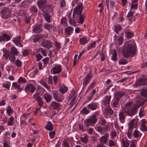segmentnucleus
I'll use <instances>...</instances> for the list:
<instances>
[{
	"label": "nucleus",
	"mask_w": 147,
	"mask_h": 147,
	"mask_svg": "<svg viewBox=\"0 0 147 147\" xmlns=\"http://www.w3.org/2000/svg\"><path fill=\"white\" fill-rule=\"evenodd\" d=\"M137 50L136 45L127 42L124 45L122 51L123 56L125 58L133 57L136 54Z\"/></svg>",
	"instance_id": "1"
},
{
	"label": "nucleus",
	"mask_w": 147,
	"mask_h": 147,
	"mask_svg": "<svg viewBox=\"0 0 147 147\" xmlns=\"http://www.w3.org/2000/svg\"><path fill=\"white\" fill-rule=\"evenodd\" d=\"M132 103L131 102L129 101L126 103L125 107L122 109L123 112L127 115L132 116L135 115L136 112V110L138 107L135 106L131 108V106Z\"/></svg>",
	"instance_id": "2"
},
{
	"label": "nucleus",
	"mask_w": 147,
	"mask_h": 147,
	"mask_svg": "<svg viewBox=\"0 0 147 147\" xmlns=\"http://www.w3.org/2000/svg\"><path fill=\"white\" fill-rule=\"evenodd\" d=\"M0 14L3 18L7 19L11 16V11L9 8L5 7L0 11Z\"/></svg>",
	"instance_id": "3"
},
{
	"label": "nucleus",
	"mask_w": 147,
	"mask_h": 147,
	"mask_svg": "<svg viewBox=\"0 0 147 147\" xmlns=\"http://www.w3.org/2000/svg\"><path fill=\"white\" fill-rule=\"evenodd\" d=\"M96 112H95L94 115L90 116L89 119H86L84 120V123L87 127H88L91 124L95 123L97 121V119L96 115Z\"/></svg>",
	"instance_id": "4"
},
{
	"label": "nucleus",
	"mask_w": 147,
	"mask_h": 147,
	"mask_svg": "<svg viewBox=\"0 0 147 147\" xmlns=\"http://www.w3.org/2000/svg\"><path fill=\"white\" fill-rule=\"evenodd\" d=\"M83 9V4L82 3H79L74 9L73 13V18H74L75 15L77 16L81 15Z\"/></svg>",
	"instance_id": "5"
},
{
	"label": "nucleus",
	"mask_w": 147,
	"mask_h": 147,
	"mask_svg": "<svg viewBox=\"0 0 147 147\" xmlns=\"http://www.w3.org/2000/svg\"><path fill=\"white\" fill-rule=\"evenodd\" d=\"M48 0H38L37 3V5L39 8L41 10H44L46 8L49 7L51 8V5H49L47 4Z\"/></svg>",
	"instance_id": "6"
},
{
	"label": "nucleus",
	"mask_w": 147,
	"mask_h": 147,
	"mask_svg": "<svg viewBox=\"0 0 147 147\" xmlns=\"http://www.w3.org/2000/svg\"><path fill=\"white\" fill-rule=\"evenodd\" d=\"M92 71H90L89 73L87 74L86 77L84 78L83 81V85L86 86L90 81L92 76L91 74Z\"/></svg>",
	"instance_id": "7"
},
{
	"label": "nucleus",
	"mask_w": 147,
	"mask_h": 147,
	"mask_svg": "<svg viewBox=\"0 0 147 147\" xmlns=\"http://www.w3.org/2000/svg\"><path fill=\"white\" fill-rule=\"evenodd\" d=\"M54 98L58 102H61L64 99L63 96L60 94L58 92L55 91L53 93Z\"/></svg>",
	"instance_id": "8"
},
{
	"label": "nucleus",
	"mask_w": 147,
	"mask_h": 147,
	"mask_svg": "<svg viewBox=\"0 0 147 147\" xmlns=\"http://www.w3.org/2000/svg\"><path fill=\"white\" fill-rule=\"evenodd\" d=\"M53 42L49 40H43L41 43V45L43 47L49 49L52 47Z\"/></svg>",
	"instance_id": "9"
},
{
	"label": "nucleus",
	"mask_w": 147,
	"mask_h": 147,
	"mask_svg": "<svg viewBox=\"0 0 147 147\" xmlns=\"http://www.w3.org/2000/svg\"><path fill=\"white\" fill-rule=\"evenodd\" d=\"M142 85H145L147 86V78H143L138 79L136 82L135 84H134V86L137 85L141 86Z\"/></svg>",
	"instance_id": "10"
},
{
	"label": "nucleus",
	"mask_w": 147,
	"mask_h": 147,
	"mask_svg": "<svg viewBox=\"0 0 147 147\" xmlns=\"http://www.w3.org/2000/svg\"><path fill=\"white\" fill-rule=\"evenodd\" d=\"M60 104L54 101H52L50 105V107L51 109L57 110L60 108Z\"/></svg>",
	"instance_id": "11"
},
{
	"label": "nucleus",
	"mask_w": 147,
	"mask_h": 147,
	"mask_svg": "<svg viewBox=\"0 0 147 147\" xmlns=\"http://www.w3.org/2000/svg\"><path fill=\"white\" fill-rule=\"evenodd\" d=\"M41 24H38L34 26L32 30L34 33H39L42 32V29Z\"/></svg>",
	"instance_id": "12"
},
{
	"label": "nucleus",
	"mask_w": 147,
	"mask_h": 147,
	"mask_svg": "<svg viewBox=\"0 0 147 147\" xmlns=\"http://www.w3.org/2000/svg\"><path fill=\"white\" fill-rule=\"evenodd\" d=\"M35 87L32 84H29L26 86L24 90L26 92V91L30 92L33 93L35 91Z\"/></svg>",
	"instance_id": "13"
},
{
	"label": "nucleus",
	"mask_w": 147,
	"mask_h": 147,
	"mask_svg": "<svg viewBox=\"0 0 147 147\" xmlns=\"http://www.w3.org/2000/svg\"><path fill=\"white\" fill-rule=\"evenodd\" d=\"M141 123L140 125V129L141 130L144 131H147V126H146V124L147 122L145 119H143L141 120Z\"/></svg>",
	"instance_id": "14"
},
{
	"label": "nucleus",
	"mask_w": 147,
	"mask_h": 147,
	"mask_svg": "<svg viewBox=\"0 0 147 147\" xmlns=\"http://www.w3.org/2000/svg\"><path fill=\"white\" fill-rule=\"evenodd\" d=\"M113 111L110 106H107L106 107L104 112V114L107 115L109 116L112 115L113 114Z\"/></svg>",
	"instance_id": "15"
},
{
	"label": "nucleus",
	"mask_w": 147,
	"mask_h": 147,
	"mask_svg": "<svg viewBox=\"0 0 147 147\" xmlns=\"http://www.w3.org/2000/svg\"><path fill=\"white\" fill-rule=\"evenodd\" d=\"M11 39V37L7 34L3 33L2 36H0V42L8 41Z\"/></svg>",
	"instance_id": "16"
},
{
	"label": "nucleus",
	"mask_w": 147,
	"mask_h": 147,
	"mask_svg": "<svg viewBox=\"0 0 147 147\" xmlns=\"http://www.w3.org/2000/svg\"><path fill=\"white\" fill-rule=\"evenodd\" d=\"M21 37L20 36H17L15 38H14L13 39V41L16 45L18 46L20 45V47H23V46L20 43V41Z\"/></svg>",
	"instance_id": "17"
},
{
	"label": "nucleus",
	"mask_w": 147,
	"mask_h": 147,
	"mask_svg": "<svg viewBox=\"0 0 147 147\" xmlns=\"http://www.w3.org/2000/svg\"><path fill=\"white\" fill-rule=\"evenodd\" d=\"M109 137V135L108 134H105L104 135L102 136L100 139V142H101L102 143L106 144L108 140Z\"/></svg>",
	"instance_id": "18"
},
{
	"label": "nucleus",
	"mask_w": 147,
	"mask_h": 147,
	"mask_svg": "<svg viewBox=\"0 0 147 147\" xmlns=\"http://www.w3.org/2000/svg\"><path fill=\"white\" fill-rule=\"evenodd\" d=\"M125 94V92L123 91H117L115 94L114 98L119 100Z\"/></svg>",
	"instance_id": "19"
},
{
	"label": "nucleus",
	"mask_w": 147,
	"mask_h": 147,
	"mask_svg": "<svg viewBox=\"0 0 147 147\" xmlns=\"http://www.w3.org/2000/svg\"><path fill=\"white\" fill-rule=\"evenodd\" d=\"M43 13V16L45 20L48 22H50L51 21V19L50 15L47 12H45L44 10H42Z\"/></svg>",
	"instance_id": "20"
},
{
	"label": "nucleus",
	"mask_w": 147,
	"mask_h": 147,
	"mask_svg": "<svg viewBox=\"0 0 147 147\" xmlns=\"http://www.w3.org/2000/svg\"><path fill=\"white\" fill-rule=\"evenodd\" d=\"M141 95L143 96L146 97V99L144 100L143 102H140L141 105H143L147 101V89H142L141 92Z\"/></svg>",
	"instance_id": "21"
},
{
	"label": "nucleus",
	"mask_w": 147,
	"mask_h": 147,
	"mask_svg": "<svg viewBox=\"0 0 147 147\" xmlns=\"http://www.w3.org/2000/svg\"><path fill=\"white\" fill-rule=\"evenodd\" d=\"M62 69L61 65H59L53 68V74H54L59 73L61 72Z\"/></svg>",
	"instance_id": "22"
},
{
	"label": "nucleus",
	"mask_w": 147,
	"mask_h": 147,
	"mask_svg": "<svg viewBox=\"0 0 147 147\" xmlns=\"http://www.w3.org/2000/svg\"><path fill=\"white\" fill-rule=\"evenodd\" d=\"M43 97L47 103H49L51 101L52 97L50 94L47 93L44 94Z\"/></svg>",
	"instance_id": "23"
},
{
	"label": "nucleus",
	"mask_w": 147,
	"mask_h": 147,
	"mask_svg": "<svg viewBox=\"0 0 147 147\" xmlns=\"http://www.w3.org/2000/svg\"><path fill=\"white\" fill-rule=\"evenodd\" d=\"M3 57L5 59H7L11 54L9 50L6 49H3Z\"/></svg>",
	"instance_id": "24"
},
{
	"label": "nucleus",
	"mask_w": 147,
	"mask_h": 147,
	"mask_svg": "<svg viewBox=\"0 0 147 147\" xmlns=\"http://www.w3.org/2000/svg\"><path fill=\"white\" fill-rule=\"evenodd\" d=\"M124 113L123 112H120L119 113V119L120 122L122 123H123L125 122V117L124 115Z\"/></svg>",
	"instance_id": "25"
},
{
	"label": "nucleus",
	"mask_w": 147,
	"mask_h": 147,
	"mask_svg": "<svg viewBox=\"0 0 147 147\" xmlns=\"http://www.w3.org/2000/svg\"><path fill=\"white\" fill-rule=\"evenodd\" d=\"M97 105V103L93 102L87 105V107L88 109L93 111L96 109Z\"/></svg>",
	"instance_id": "26"
},
{
	"label": "nucleus",
	"mask_w": 147,
	"mask_h": 147,
	"mask_svg": "<svg viewBox=\"0 0 147 147\" xmlns=\"http://www.w3.org/2000/svg\"><path fill=\"white\" fill-rule=\"evenodd\" d=\"M125 36L128 38H131L134 35V33L132 32H130L128 30L125 31Z\"/></svg>",
	"instance_id": "27"
},
{
	"label": "nucleus",
	"mask_w": 147,
	"mask_h": 147,
	"mask_svg": "<svg viewBox=\"0 0 147 147\" xmlns=\"http://www.w3.org/2000/svg\"><path fill=\"white\" fill-rule=\"evenodd\" d=\"M111 98V96H106L104 100H103V103L104 105H109L110 102Z\"/></svg>",
	"instance_id": "28"
},
{
	"label": "nucleus",
	"mask_w": 147,
	"mask_h": 147,
	"mask_svg": "<svg viewBox=\"0 0 147 147\" xmlns=\"http://www.w3.org/2000/svg\"><path fill=\"white\" fill-rule=\"evenodd\" d=\"M78 17H77V18H78L79 20L78 21V22L80 24H83L84 23V21L85 16L84 14L79 15Z\"/></svg>",
	"instance_id": "29"
},
{
	"label": "nucleus",
	"mask_w": 147,
	"mask_h": 147,
	"mask_svg": "<svg viewBox=\"0 0 147 147\" xmlns=\"http://www.w3.org/2000/svg\"><path fill=\"white\" fill-rule=\"evenodd\" d=\"M10 52L11 54L16 56L19 53L17 49L14 47H13L11 48Z\"/></svg>",
	"instance_id": "30"
},
{
	"label": "nucleus",
	"mask_w": 147,
	"mask_h": 147,
	"mask_svg": "<svg viewBox=\"0 0 147 147\" xmlns=\"http://www.w3.org/2000/svg\"><path fill=\"white\" fill-rule=\"evenodd\" d=\"M135 12V11H130L127 15V17L129 18L128 20L129 21H130L131 23H132V18L133 17V16Z\"/></svg>",
	"instance_id": "31"
},
{
	"label": "nucleus",
	"mask_w": 147,
	"mask_h": 147,
	"mask_svg": "<svg viewBox=\"0 0 147 147\" xmlns=\"http://www.w3.org/2000/svg\"><path fill=\"white\" fill-rule=\"evenodd\" d=\"M3 147H10L9 145L10 141L7 138H5L3 141Z\"/></svg>",
	"instance_id": "32"
},
{
	"label": "nucleus",
	"mask_w": 147,
	"mask_h": 147,
	"mask_svg": "<svg viewBox=\"0 0 147 147\" xmlns=\"http://www.w3.org/2000/svg\"><path fill=\"white\" fill-rule=\"evenodd\" d=\"M73 30V28L71 26H68L65 29V33L68 36L71 34V32Z\"/></svg>",
	"instance_id": "33"
},
{
	"label": "nucleus",
	"mask_w": 147,
	"mask_h": 147,
	"mask_svg": "<svg viewBox=\"0 0 147 147\" xmlns=\"http://www.w3.org/2000/svg\"><path fill=\"white\" fill-rule=\"evenodd\" d=\"M30 10L32 14L37 13L38 11L37 8L34 5L31 6L30 8Z\"/></svg>",
	"instance_id": "34"
},
{
	"label": "nucleus",
	"mask_w": 147,
	"mask_h": 147,
	"mask_svg": "<svg viewBox=\"0 0 147 147\" xmlns=\"http://www.w3.org/2000/svg\"><path fill=\"white\" fill-rule=\"evenodd\" d=\"M117 53L115 49L113 50V53L111 57V59L113 61H116L117 59Z\"/></svg>",
	"instance_id": "35"
},
{
	"label": "nucleus",
	"mask_w": 147,
	"mask_h": 147,
	"mask_svg": "<svg viewBox=\"0 0 147 147\" xmlns=\"http://www.w3.org/2000/svg\"><path fill=\"white\" fill-rule=\"evenodd\" d=\"M68 89V88L66 86H63L60 88L59 91L61 93L63 94L67 91Z\"/></svg>",
	"instance_id": "36"
},
{
	"label": "nucleus",
	"mask_w": 147,
	"mask_h": 147,
	"mask_svg": "<svg viewBox=\"0 0 147 147\" xmlns=\"http://www.w3.org/2000/svg\"><path fill=\"white\" fill-rule=\"evenodd\" d=\"M45 127L47 130L52 131L53 129V126L52 123L50 121H49L46 125Z\"/></svg>",
	"instance_id": "37"
},
{
	"label": "nucleus",
	"mask_w": 147,
	"mask_h": 147,
	"mask_svg": "<svg viewBox=\"0 0 147 147\" xmlns=\"http://www.w3.org/2000/svg\"><path fill=\"white\" fill-rule=\"evenodd\" d=\"M79 42L80 44L84 45L87 43L88 41L86 37H84L80 39Z\"/></svg>",
	"instance_id": "38"
},
{
	"label": "nucleus",
	"mask_w": 147,
	"mask_h": 147,
	"mask_svg": "<svg viewBox=\"0 0 147 147\" xmlns=\"http://www.w3.org/2000/svg\"><path fill=\"white\" fill-rule=\"evenodd\" d=\"M36 101L38 103V105L40 107H41L43 105L44 102L41 97H38L36 99Z\"/></svg>",
	"instance_id": "39"
},
{
	"label": "nucleus",
	"mask_w": 147,
	"mask_h": 147,
	"mask_svg": "<svg viewBox=\"0 0 147 147\" xmlns=\"http://www.w3.org/2000/svg\"><path fill=\"white\" fill-rule=\"evenodd\" d=\"M99 123L100 125L103 126H105L107 122L105 118L102 117H101L100 118Z\"/></svg>",
	"instance_id": "40"
},
{
	"label": "nucleus",
	"mask_w": 147,
	"mask_h": 147,
	"mask_svg": "<svg viewBox=\"0 0 147 147\" xmlns=\"http://www.w3.org/2000/svg\"><path fill=\"white\" fill-rule=\"evenodd\" d=\"M121 142L123 147H128L129 143L127 140H125L124 138L122 139Z\"/></svg>",
	"instance_id": "41"
},
{
	"label": "nucleus",
	"mask_w": 147,
	"mask_h": 147,
	"mask_svg": "<svg viewBox=\"0 0 147 147\" xmlns=\"http://www.w3.org/2000/svg\"><path fill=\"white\" fill-rule=\"evenodd\" d=\"M119 101V100L114 98L113 100V103L112 104L113 106L114 107H117L118 105Z\"/></svg>",
	"instance_id": "42"
},
{
	"label": "nucleus",
	"mask_w": 147,
	"mask_h": 147,
	"mask_svg": "<svg viewBox=\"0 0 147 147\" xmlns=\"http://www.w3.org/2000/svg\"><path fill=\"white\" fill-rule=\"evenodd\" d=\"M114 27L115 28L114 31L117 34H118V32L122 29L121 27L119 25L117 24Z\"/></svg>",
	"instance_id": "43"
},
{
	"label": "nucleus",
	"mask_w": 147,
	"mask_h": 147,
	"mask_svg": "<svg viewBox=\"0 0 147 147\" xmlns=\"http://www.w3.org/2000/svg\"><path fill=\"white\" fill-rule=\"evenodd\" d=\"M96 44V41H94L92 43H91L90 45H89L87 48V50L88 51L89 50L95 47Z\"/></svg>",
	"instance_id": "44"
},
{
	"label": "nucleus",
	"mask_w": 147,
	"mask_h": 147,
	"mask_svg": "<svg viewBox=\"0 0 147 147\" xmlns=\"http://www.w3.org/2000/svg\"><path fill=\"white\" fill-rule=\"evenodd\" d=\"M81 141L84 143H86L88 141V137L87 136H85L84 137H81Z\"/></svg>",
	"instance_id": "45"
},
{
	"label": "nucleus",
	"mask_w": 147,
	"mask_h": 147,
	"mask_svg": "<svg viewBox=\"0 0 147 147\" xmlns=\"http://www.w3.org/2000/svg\"><path fill=\"white\" fill-rule=\"evenodd\" d=\"M118 63L120 65H125L127 63V60L124 58H121L119 61Z\"/></svg>",
	"instance_id": "46"
},
{
	"label": "nucleus",
	"mask_w": 147,
	"mask_h": 147,
	"mask_svg": "<svg viewBox=\"0 0 147 147\" xmlns=\"http://www.w3.org/2000/svg\"><path fill=\"white\" fill-rule=\"evenodd\" d=\"M13 110L12 109L11 106H8L7 110V114L9 116H10L11 114L13 113Z\"/></svg>",
	"instance_id": "47"
},
{
	"label": "nucleus",
	"mask_w": 147,
	"mask_h": 147,
	"mask_svg": "<svg viewBox=\"0 0 147 147\" xmlns=\"http://www.w3.org/2000/svg\"><path fill=\"white\" fill-rule=\"evenodd\" d=\"M13 117L12 116H11L8 120V121L7 122V125H13Z\"/></svg>",
	"instance_id": "48"
},
{
	"label": "nucleus",
	"mask_w": 147,
	"mask_h": 147,
	"mask_svg": "<svg viewBox=\"0 0 147 147\" xmlns=\"http://www.w3.org/2000/svg\"><path fill=\"white\" fill-rule=\"evenodd\" d=\"M135 120V119H133L130 121L129 124V128L133 129Z\"/></svg>",
	"instance_id": "49"
},
{
	"label": "nucleus",
	"mask_w": 147,
	"mask_h": 147,
	"mask_svg": "<svg viewBox=\"0 0 147 147\" xmlns=\"http://www.w3.org/2000/svg\"><path fill=\"white\" fill-rule=\"evenodd\" d=\"M132 130L133 129L129 128L127 133H126L127 137L129 139L131 138Z\"/></svg>",
	"instance_id": "50"
},
{
	"label": "nucleus",
	"mask_w": 147,
	"mask_h": 147,
	"mask_svg": "<svg viewBox=\"0 0 147 147\" xmlns=\"http://www.w3.org/2000/svg\"><path fill=\"white\" fill-rule=\"evenodd\" d=\"M44 26L45 29H47L49 31L52 28L51 25L49 24L45 23L44 25Z\"/></svg>",
	"instance_id": "51"
},
{
	"label": "nucleus",
	"mask_w": 147,
	"mask_h": 147,
	"mask_svg": "<svg viewBox=\"0 0 147 147\" xmlns=\"http://www.w3.org/2000/svg\"><path fill=\"white\" fill-rule=\"evenodd\" d=\"M26 80L25 79L22 77H20L18 80V82L19 84L23 83H26Z\"/></svg>",
	"instance_id": "52"
},
{
	"label": "nucleus",
	"mask_w": 147,
	"mask_h": 147,
	"mask_svg": "<svg viewBox=\"0 0 147 147\" xmlns=\"http://www.w3.org/2000/svg\"><path fill=\"white\" fill-rule=\"evenodd\" d=\"M89 110L87 109L86 107H84L80 111L81 113H82L84 114H87L89 113Z\"/></svg>",
	"instance_id": "53"
},
{
	"label": "nucleus",
	"mask_w": 147,
	"mask_h": 147,
	"mask_svg": "<svg viewBox=\"0 0 147 147\" xmlns=\"http://www.w3.org/2000/svg\"><path fill=\"white\" fill-rule=\"evenodd\" d=\"M10 86V83L9 82L5 84H3L2 85V86L3 88H7L8 90H9Z\"/></svg>",
	"instance_id": "54"
},
{
	"label": "nucleus",
	"mask_w": 147,
	"mask_h": 147,
	"mask_svg": "<svg viewBox=\"0 0 147 147\" xmlns=\"http://www.w3.org/2000/svg\"><path fill=\"white\" fill-rule=\"evenodd\" d=\"M144 114L145 113L144 112V108L142 107L140 110V112H139V115L140 117H143L144 115Z\"/></svg>",
	"instance_id": "55"
},
{
	"label": "nucleus",
	"mask_w": 147,
	"mask_h": 147,
	"mask_svg": "<svg viewBox=\"0 0 147 147\" xmlns=\"http://www.w3.org/2000/svg\"><path fill=\"white\" fill-rule=\"evenodd\" d=\"M15 55L11 54L9 57V60L12 62H14L16 59V57Z\"/></svg>",
	"instance_id": "56"
},
{
	"label": "nucleus",
	"mask_w": 147,
	"mask_h": 147,
	"mask_svg": "<svg viewBox=\"0 0 147 147\" xmlns=\"http://www.w3.org/2000/svg\"><path fill=\"white\" fill-rule=\"evenodd\" d=\"M22 62L21 61L18 59H17L16 60L15 64L18 67H20L21 65Z\"/></svg>",
	"instance_id": "57"
},
{
	"label": "nucleus",
	"mask_w": 147,
	"mask_h": 147,
	"mask_svg": "<svg viewBox=\"0 0 147 147\" xmlns=\"http://www.w3.org/2000/svg\"><path fill=\"white\" fill-rule=\"evenodd\" d=\"M139 132L137 130H135L134 132L133 136L134 138H136L139 137Z\"/></svg>",
	"instance_id": "58"
},
{
	"label": "nucleus",
	"mask_w": 147,
	"mask_h": 147,
	"mask_svg": "<svg viewBox=\"0 0 147 147\" xmlns=\"http://www.w3.org/2000/svg\"><path fill=\"white\" fill-rule=\"evenodd\" d=\"M40 84L45 88H46L48 90H50V88L47 85L46 82L44 81H41Z\"/></svg>",
	"instance_id": "59"
},
{
	"label": "nucleus",
	"mask_w": 147,
	"mask_h": 147,
	"mask_svg": "<svg viewBox=\"0 0 147 147\" xmlns=\"http://www.w3.org/2000/svg\"><path fill=\"white\" fill-rule=\"evenodd\" d=\"M30 16H26L25 20V23L26 24H30Z\"/></svg>",
	"instance_id": "60"
},
{
	"label": "nucleus",
	"mask_w": 147,
	"mask_h": 147,
	"mask_svg": "<svg viewBox=\"0 0 147 147\" xmlns=\"http://www.w3.org/2000/svg\"><path fill=\"white\" fill-rule=\"evenodd\" d=\"M134 3H132L130 7V9H134L135 10H136L138 8V4H134Z\"/></svg>",
	"instance_id": "61"
},
{
	"label": "nucleus",
	"mask_w": 147,
	"mask_h": 147,
	"mask_svg": "<svg viewBox=\"0 0 147 147\" xmlns=\"http://www.w3.org/2000/svg\"><path fill=\"white\" fill-rule=\"evenodd\" d=\"M40 38V36L38 35H36L33 38V42H37Z\"/></svg>",
	"instance_id": "62"
},
{
	"label": "nucleus",
	"mask_w": 147,
	"mask_h": 147,
	"mask_svg": "<svg viewBox=\"0 0 147 147\" xmlns=\"http://www.w3.org/2000/svg\"><path fill=\"white\" fill-rule=\"evenodd\" d=\"M54 45L58 50H59L61 48V45L59 42L56 41L55 43L54 44Z\"/></svg>",
	"instance_id": "63"
},
{
	"label": "nucleus",
	"mask_w": 147,
	"mask_h": 147,
	"mask_svg": "<svg viewBox=\"0 0 147 147\" xmlns=\"http://www.w3.org/2000/svg\"><path fill=\"white\" fill-rule=\"evenodd\" d=\"M110 136H111V139H113L116 136V132L115 131H112L110 133Z\"/></svg>",
	"instance_id": "64"
}]
</instances>
